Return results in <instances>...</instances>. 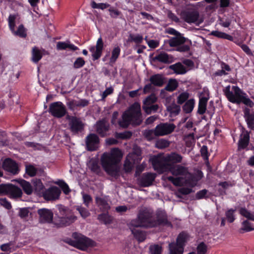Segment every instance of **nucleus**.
Returning a JSON list of instances; mask_svg holds the SVG:
<instances>
[{
	"label": "nucleus",
	"instance_id": "obj_1",
	"mask_svg": "<svg viewBox=\"0 0 254 254\" xmlns=\"http://www.w3.org/2000/svg\"><path fill=\"white\" fill-rule=\"evenodd\" d=\"M123 153L119 148H113L110 152H105L101 158V164L105 171L110 176L117 177L120 171L119 163Z\"/></svg>",
	"mask_w": 254,
	"mask_h": 254
},
{
	"label": "nucleus",
	"instance_id": "obj_2",
	"mask_svg": "<svg viewBox=\"0 0 254 254\" xmlns=\"http://www.w3.org/2000/svg\"><path fill=\"white\" fill-rule=\"evenodd\" d=\"M183 156L180 154L172 152L163 156L154 157L152 159V164L154 169L159 173H163L169 171L173 165L169 163L176 164L181 163Z\"/></svg>",
	"mask_w": 254,
	"mask_h": 254
},
{
	"label": "nucleus",
	"instance_id": "obj_3",
	"mask_svg": "<svg viewBox=\"0 0 254 254\" xmlns=\"http://www.w3.org/2000/svg\"><path fill=\"white\" fill-rule=\"evenodd\" d=\"M141 122L140 106L138 103H135L128 110L123 113L122 120L119 121V124L121 127L126 128L130 124L139 125Z\"/></svg>",
	"mask_w": 254,
	"mask_h": 254
},
{
	"label": "nucleus",
	"instance_id": "obj_4",
	"mask_svg": "<svg viewBox=\"0 0 254 254\" xmlns=\"http://www.w3.org/2000/svg\"><path fill=\"white\" fill-rule=\"evenodd\" d=\"M230 85L227 86L223 89V91L228 100L233 103L240 104L243 102L244 104L252 107L254 103L249 98L243 96V91L237 86H233L232 91L230 90Z\"/></svg>",
	"mask_w": 254,
	"mask_h": 254
},
{
	"label": "nucleus",
	"instance_id": "obj_5",
	"mask_svg": "<svg viewBox=\"0 0 254 254\" xmlns=\"http://www.w3.org/2000/svg\"><path fill=\"white\" fill-rule=\"evenodd\" d=\"M58 210L61 216L58 219H55L53 222L57 227L70 225L77 220V217L69 208L60 205L58 206Z\"/></svg>",
	"mask_w": 254,
	"mask_h": 254
},
{
	"label": "nucleus",
	"instance_id": "obj_6",
	"mask_svg": "<svg viewBox=\"0 0 254 254\" xmlns=\"http://www.w3.org/2000/svg\"><path fill=\"white\" fill-rule=\"evenodd\" d=\"M158 224V221L153 218L151 214L146 210L140 211L137 217L130 221L131 226L144 228L154 227Z\"/></svg>",
	"mask_w": 254,
	"mask_h": 254
},
{
	"label": "nucleus",
	"instance_id": "obj_7",
	"mask_svg": "<svg viewBox=\"0 0 254 254\" xmlns=\"http://www.w3.org/2000/svg\"><path fill=\"white\" fill-rule=\"evenodd\" d=\"M142 159L141 148L137 145L133 147L132 151L126 157L124 163V170L127 172H130L135 164L139 163Z\"/></svg>",
	"mask_w": 254,
	"mask_h": 254
},
{
	"label": "nucleus",
	"instance_id": "obj_8",
	"mask_svg": "<svg viewBox=\"0 0 254 254\" xmlns=\"http://www.w3.org/2000/svg\"><path fill=\"white\" fill-rule=\"evenodd\" d=\"M174 176H185L188 178L186 180V183L193 186L195 184L194 178L192 174L189 173L188 167L181 165H173L169 168V171Z\"/></svg>",
	"mask_w": 254,
	"mask_h": 254
},
{
	"label": "nucleus",
	"instance_id": "obj_9",
	"mask_svg": "<svg viewBox=\"0 0 254 254\" xmlns=\"http://www.w3.org/2000/svg\"><path fill=\"white\" fill-rule=\"evenodd\" d=\"M188 235L185 232L181 233L178 236L176 242H172L169 245V250L172 254H183L185 244L187 241Z\"/></svg>",
	"mask_w": 254,
	"mask_h": 254
},
{
	"label": "nucleus",
	"instance_id": "obj_10",
	"mask_svg": "<svg viewBox=\"0 0 254 254\" xmlns=\"http://www.w3.org/2000/svg\"><path fill=\"white\" fill-rule=\"evenodd\" d=\"M66 119L68 121L69 130L72 133L77 134L83 130L84 124L80 118L67 115Z\"/></svg>",
	"mask_w": 254,
	"mask_h": 254
},
{
	"label": "nucleus",
	"instance_id": "obj_11",
	"mask_svg": "<svg viewBox=\"0 0 254 254\" xmlns=\"http://www.w3.org/2000/svg\"><path fill=\"white\" fill-rule=\"evenodd\" d=\"M49 112L53 117L57 118L63 117L67 112L64 105L60 101L51 103L49 108Z\"/></svg>",
	"mask_w": 254,
	"mask_h": 254
},
{
	"label": "nucleus",
	"instance_id": "obj_12",
	"mask_svg": "<svg viewBox=\"0 0 254 254\" xmlns=\"http://www.w3.org/2000/svg\"><path fill=\"white\" fill-rule=\"evenodd\" d=\"M157 136H164L172 133L176 128V126L172 123H160L155 127Z\"/></svg>",
	"mask_w": 254,
	"mask_h": 254
},
{
	"label": "nucleus",
	"instance_id": "obj_13",
	"mask_svg": "<svg viewBox=\"0 0 254 254\" xmlns=\"http://www.w3.org/2000/svg\"><path fill=\"white\" fill-rule=\"evenodd\" d=\"M94 242L91 239L82 236L75 241H72L69 244L82 251L86 250L89 247L92 246Z\"/></svg>",
	"mask_w": 254,
	"mask_h": 254
},
{
	"label": "nucleus",
	"instance_id": "obj_14",
	"mask_svg": "<svg viewBox=\"0 0 254 254\" xmlns=\"http://www.w3.org/2000/svg\"><path fill=\"white\" fill-rule=\"evenodd\" d=\"M39 221L41 223H51L53 222L54 214L52 211L47 208L39 209L37 211Z\"/></svg>",
	"mask_w": 254,
	"mask_h": 254
},
{
	"label": "nucleus",
	"instance_id": "obj_15",
	"mask_svg": "<svg viewBox=\"0 0 254 254\" xmlns=\"http://www.w3.org/2000/svg\"><path fill=\"white\" fill-rule=\"evenodd\" d=\"M104 43L101 37L97 40L95 46H91L89 48V51L92 54V57L93 61L99 59L102 53Z\"/></svg>",
	"mask_w": 254,
	"mask_h": 254
},
{
	"label": "nucleus",
	"instance_id": "obj_16",
	"mask_svg": "<svg viewBox=\"0 0 254 254\" xmlns=\"http://www.w3.org/2000/svg\"><path fill=\"white\" fill-rule=\"evenodd\" d=\"M61 190L57 187H52L44 191L42 196L47 200H55L59 198Z\"/></svg>",
	"mask_w": 254,
	"mask_h": 254
},
{
	"label": "nucleus",
	"instance_id": "obj_17",
	"mask_svg": "<svg viewBox=\"0 0 254 254\" xmlns=\"http://www.w3.org/2000/svg\"><path fill=\"white\" fill-rule=\"evenodd\" d=\"M99 144V138L94 133H90L86 137V145L89 151H94L97 149Z\"/></svg>",
	"mask_w": 254,
	"mask_h": 254
},
{
	"label": "nucleus",
	"instance_id": "obj_18",
	"mask_svg": "<svg viewBox=\"0 0 254 254\" xmlns=\"http://www.w3.org/2000/svg\"><path fill=\"white\" fill-rule=\"evenodd\" d=\"M4 194H8L12 198H17L22 196V192L21 190L17 187L8 184H4Z\"/></svg>",
	"mask_w": 254,
	"mask_h": 254
},
{
	"label": "nucleus",
	"instance_id": "obj_19",
	"mask_svg": "<svg viewBox=\"0 0 254 254\" xmlns=\"http://www.w3.org/2000/svg\"><path fill=\"white\" fill-rule=\"evenodd\" d=\"M3 169L13 175L17 174L19 169L17 163L10 158L6 159L2 164Z\"/></svg>",
	"mask_w": 254,
	"mask_h": 254
},
{
	"label": "nucleus",
	"instance_id": "obj_20",
	"mask_svg": "<svg viewBox=\"0 0 254 254\" xmlns=\"http://www.w3.org/2000/svg\"><path fill=\"white\" fill-rule=\"evenodd\" d=\"M155 178V176L153 174L144 173L138 179V182L141 186L147 187L151 185Z\"/></svg>",
	"mask_w": 254,
	"mask_h": 254
},
{
	"label": "nucleus",
	"instance_id": "obj_21",
	"mask_svg": "<svg viewBox=\"0 0 254 254\" xmlns=\"http://www.w3.org/2000/svg\"><path fill=\"white\" fill-rule=\"evenodd\" d=\"M49 52L44 49H40L35 46L32 48L31 51V61L34 63H37L44 55H48Z\"/></svg>",
	"mask_w": 254,
	"mask_h": 254
},
{
	"label": "nucleus",
	"instance_id": "obj_22",
	"mask_svg": "<svg viewBox=\"0 0 254 254\" xmlns=\"http://www.w3.org/2000/svg\"><path fill=\"white\" fill-rule=\"evenodd\" d=\"M109 128V124L105 119L100 120L96 123V131L101 136H104L106 135V133L108 131Z\"/></svg>",
	"mask_w": 254,
	"mask_h": 254
},
{
	"label": "nucleus",
	"instance_id": "obj_23",
	"mask_svg": "<svg viewBox=\"0 0 254 254\" xmlns=\"http://www.w3.org/2000/svg\"><path fill=\"white\" fill-rule=\"evenodd\" d=\"M183 19L188 23H195L197 21L199 14L198 11L193 10L186 11L182 13Z\"/></svg>",
	"mask_w": 254,
	"mask_h": 254
},
{
	"label": "nucleus",
	"instance_id": "obj_24",
	"mask_svg": "<svg viewBox=\"0 0 254 254\" xmlns=\"http://www.w3.org/2000/svg\"><path fill=\"white\" fill-rule=\"evenodd\" d=\"M128 227L134 237L139 242H142L144 241L146 237V234L144 232L141 231L137 228L138 227L131 226L130 222L128 225Z\"/></svg>",
	"mask_w": 254,
	"mask_h": 254
},
{
	"label": "nucleus",
	"instance_id": "obj_25",
	"mask_svg": "<svg viewBox=\"0 0 254 254\" xmlns=\"http://www.w3.org/2000/svg\"><path fill=\"white\" fill-rule=\"evenodd\" d=\"M250 141V135L248 131L244 130L240 135L238 141V149H244L246 148Z\"/></svg>",
	"mask_w": 254,
	"mask_h": 254
},
{
	"label": "nucleus",
	"instance_id": "obj_26",
	"mask_svg": "<svg viewBox=\"0 0 254 254\" xmlns=\"http://www.w3.org/2000/svg\"><path fill=\"white\" fill-rule=\"evenodd\" d=\"M95 202L101 211L103 212H108L110 209V205L108 202V200L105 197H96Z\"/></svg>",
	"mask_w": 254,
	"mask_h": 254
},
{
	"label": "nucleus",
	"instance_id": "obj_27",
	"mask_svg": "<svg viewBox=\"0 0 254 254\" xmlns=\"http://www.w3.org/2000/svg\"><path fill=\"white\" fill-rule=\"evenodd\" d=\"M153 61L168 64L172 62L173 58L165 52H161L153 58Z\"/></svg>",
	"mask_w": 254,
	"mask_h": 254
},
{
	"label": "nucleus",
	"instance_id": "obj_28",
	"mask_svg": "<svg viewBox=\"0 0 254 254\" xmlns=\"http://www.w3.org/2000/svg\"><path fill=\"white\" fill-rule=\"evenodd\" d=\"M169 68L177 74H184L188 71V69L180 62L170 65Z\"/></svg>",
	"mask_w": 254,
	"mask_h": 254
},
{
	"label": "nucleus",
	"instance_id": "obj_29",
	"mask_svg": "<svg viewBox=\"0 0 254 254\" xmlns=\"http://www.w3.org/2000/svg\"><path fill=\"white\" fill-rule=\"evenodd\" d=\"M66 49L75 51L78 50V48L72 44L69 41L66 42H58L57 44V49L58 50H64Z\"/></svg>",
	"mask_w": 254,
	"mask_h": 254
},
{
	"label": "nucleus",
	"instance_id": "obj_30",
	"mask_svg": "<svg viewBox=\"0 0 254 254\" xmlns=\"http://www.w3.org/2000/svg\"><path fill=\"white\" fill-rule=\"evenodd\" d=\"M208 100V97H201L199 98L197 113L199 115L204 114L206 110L207 103Z\"/></svg>",
	"mask_w": 254,
	"mask_h": 254
},
{
	"label": "nucleus",
	"instance_id": "obj_31",
	"mask_svg": "<svg viewBox=\"0 0 254 254\" xmlns=\"http://www.w3.org/2000/svg\"><path fill=\"white\" fill-rule=\"evenodd\" d=\"M33 184L35 193L39 195H42L44 192V186L39 179H35L33 181Z\"/></svg>",
	"mask_w": 254,
	"mask_h": 254
},
{
	"label": "nucleus",
	"instance_id": "obj_32",
	"mask_svg": "<svg viewBox=\"0 0 254 254\" xmlns=\"http://www.w3.org/2000/svg\"><path fill=\"white\" fill-rule=\"evenodd\" d=\"M18 182L26 194L29 195L32 193L33 189L30 183L24 180H19Z\"/></svg>",
	"mask_w": 254,
	"mask_h": 254
},
{
	"label": "nucleus",
	"instance_id": "obj_33",
	"mask_svg": "<svg viewBox=\"0 0 254 254\" xmlns=\"http://www.w3.org/2000/svg\"><path fill=\"white\" fill-rule=\"evenodd\" d=\"M195 100L193 99H190L187 100L183 106V110L186 114L191 113L194 107Z\"/></svg>",
	"mask_w": 254,
	"mask_h": 254
},
{
	"label": "nucleus",
	"instance_id": "obj_34",
	"mask_svg": "<svg viewBox=\"0 0 254 254\" xmlns=\"http://www.w3.org/2000/svg\"><path fill=\"white\" fill-rule=\"evenodd\" d=\"M150 81L151 84L157 86H162L164 83L163 79L161 75L155 74L152 75L150 78Z\"/></svg>",
	"mask_w": 254,
	"mask_h": 254
},
{
	"label": "nucleus",
	"instance_id": "obj_35",
	"mask_svg": "<svg viewBox=\"0 0 254 254\" xmlns=\"http://www.w3.org/2000/svg\"><path fill=\"white\" fill-rule=\"evenodd\" d=\"M250 220L244 221L242 223V227L240 229V232H247L254 230V226L250 221Z\"/></svg>",
	"mask_w": 254,
	"mask_h": 254
},
{
	"label": "nucleus",
	"instance_id": "obj_36",
	"mask_svg": "<svg viewBox=\"0 0 254 254\" xmlns=\"http://www.w3.org/2000/svg\"><path fill=\"white\" fill-rule=\"evenodd\" d=\"M186 42V38L183 37L173 38L169 40V45L171 47L179 46Z\"/></svg>",
	"mask_w": 254,
	"mask_h": 254
},
{
	"label": "nucleus",
	"instance_id": "obj_37",
	"mask_svg": "<svg viewBox=\"0 0 254 254\" xmlns=\"http://www.w3.org/2000/svg\"><path fill=\"white\" fill-rule=\"evenodd\" d=\"M121 48L120 47L118 46L115 47L112 51L111 57L110 59V63H115L119 58Z\"/></svg>",
	"mask_w": 254,
	"mask_h": 254
},
{
	"label": "nucleus",
	"instance_id": "obj_38",
	"mask_svg": "<svg viewBox=\"0 0 254 254\" xmlns=\"http://www.w3.org/2000/svg\"><path fill=\"white\" fill-rule=\"evenodd\" d=\"M98 219L105 224H109L112 223L113 218L108 213H105L99 214L98 216Z\"/></svg>",
	"mask_w": 254,
	"mask_h": 254
},
{
	"label": "nucleus",
	"instance_id": "obj_39",
	"mask_svg": "<svg viewBox=\"0 0 254 254\" xmlns=\"http://www.w3.org/2000/svg\"><path fill=\"white\" fill-rule=\"evenodd\" d=\"M211 35L219 38L227 39L229 40H232L233 39L232 36L219 31H212L211 32Z\"/></svg>",
	"mask_w": 254,
	"mask_h": 254
},
{
	"label": "nucleus",
	"instance_id": "obj_40",
	"mask_svg": "<svg viewBox=\"0 0 254 254\" xmlns=\"http://www.w3.org/2000/svg\"><path fill=\"white\" fill-rule=\"evenodd\" d=\"M239 213L243 216L254 221V214L247 210L245 207H241L239 209Z\"/></svg>",
	"mask_w": 254,
	"mask_h": 254
},
{
	"label": "nucleus",
	"instance_id": "obj_41",
	"mask_svg": "<svg viewBox=\"0 0 254 254\" xmlns=\"http://www.w3.org/2000/svg\"><path fill=\"white\" fill-rule=\"evenodd\" d=\"M184 140L187 147H191L195 143L194 133H190L186 135L184 137Z\"/></svg>",
	"mask_w": 254,
	"mask_h": 254
},
{
	"label": "nucleus",
	"instance_id": "obj_42",
	"mask_svg": "<svg viewBox=\"0 0 254 254\" xmlns=\"http://www.w3.org/2000/svg\"><path fill=\"white\" fill-rule=\"evenodd\" d=\"M143 36L140 34L133 35L130 34L128 36V41L133 42L136 44H139L143 42Z\"/></svg>",
	"mask_w": 254,
	"mask_h": 254
},
{
	"label": "nucleus",
	"instance_id": "obj_43",
	"mask_svg": "<svg viewBox=\"0 0 254 254\" xmlns=\"http://www.w3.org/2000/svg\"><path fill=\"white\" fill-rule=\"evenodd\" d=\"M143 135L148 140L154 139L157 136L156 133L155 128L153 129H146L144 130Z\"/></svg>",
	"mask_w": 254,
	"mask_h": 254
},
{
	"label": "nucleus",
	"instance_id": "obj_44",
	"mask_svg": "<svg viewBox=\"0 0 254 254\" xmlns=\"http://www.w3.org/2000/svg\"><path fill=\"white\" fill-rule=\"evenodd\" d=\"M157 97L155 94H152L150 95L147 97L143 101V106H148L153 104L157 101Z\"/></svg>",
	"mask_w": 254,
	"mask_h": 254
},
{
	"label": "nucleus",
	"instance_id": "obj_45",
	"mask_svg": "<svg viewBox=\"0 0 254 254\" xmlns=\"http://www.w3.org/2000/svg\"><path fill=\"white\" fill-rule=\"evenodd\" d=\"M170 145V142L165 139H160L156 141L155 147L159 149H164L168 147Z\"/></svg>",
	"mask_w": 254,
	"mask_h": 254
},
{
	"label": "nucleus",
	"instance_id": "obj_46",
	"mask_svg": "<svg viewBox=\"0 0 254 254\" xmlns=\"http://www.w3.org/2000/svg\"><path fill=\"white\" fill-rule=\"evenodd\" d=\"M91 6L93 8H98L104 10L107 8L110 7V5L107 3H97L95 1L92 0L91 2Z\"/></svg>",
	"mask_w": 254,
	"mask_h": 254
},
{
	"label": "nucleus",
	"instance_id": "obj_47",
	"mask_svg": "<svg viewBox=\"0 0 254 254\" xmlns=\"http://www.w3.org/2000/svg\"><path fill=\"white\" fill-rule=\"evenodd\" d=\"M12 32H13L15 35L21 38H25L27 36L26 29L22 24H21L18 26L16 31L14 30V31Z\"/></svg>",
	"mask_w": 254,
	"mask_h": 254
},
{
	"label": "nucleus",
	"instance_id": "obj_48",
	"mask_svg": "<svg viewBox=\"0 0 254 254\" xmlns=\"http://www.w3.org/2000/svg\"><path fill=\"white\" fill-rule=\"evenodd\" d=\"M236 211V209H228L225 212V215L227 221L230 223H232L235 220V217L234 213Z\"/></svg>",
	"mask_w": 254,
	"mask_h": 254
},
{
	"label": "nucleus",
	"instance_id": "obj_49",
	"mask_svg": "<svg viewBox=\"0 0 254 254\" xmlns=\"http://www.w3.org/2000/svg\"><path fill=\"white\" fill-rule=\"evenodd\" d=\"M190 94L187 92L181 93L177 97V102L179 104H182L189 98Z\"/></svg>",
	"mask_w": 254,
	"mask_h": 254
},
{
	"label": "nucleus",
	"instance_id": "obj_50",
	"mask_svg": "<svg viewBox=\"0 0 254 254\" xmlns=\"http://www.w3.org/2000/svg\"><path fill=\"white\" fill-rule=\"evenodd\" d=\"M17 17L16 14H10L8 18V22L9 27L11 31H14L15 25V19Z\"/></svg>",
	"mask_w": 254,
	"mask_h": 254
},
{
	"label": "nucleus",
	"instance_id": "obj_51",
	"mask_svg": "<svg viewBox=\"0 0 254 254\" xmlns=\"http://www.w3.org/2000/svg\"><path fill=\"white\" fill-rule=\"evenodd\" d=\"M151 254H161L162 248L159 245H151L149 247Z\"/></svg>",
	"mask_w": 254,
	"mask_h": 254
},
{
	"label": "nucleus",
	"instance_id": "obj_52",
	"mask_svg": "<svg viewBox=\"0 0 254 254\" xmlns=\"http://www.w3.org/2000/svg\"><path fill=\"white\" fill-rule=\"evenodd\" d=\"M132 136L131 132L126 131L123 132L116 133L115 136L117 138L126 139L130 138Z\"/></svg>",
	"mask_w": 254,
	"mask_h": 254
},
{
	"label": "nucleus",
	"instance_id": "obj_53",
	"mask_svg": "<svg viewBox=\"0 0 254 254\" xmlns=\"http://www.w3.org/2000/svg\"><path fill=\"white\" fill-rule=\"evenodd\" d=\"M76 209L79 212L81 216L83 218H86L90 214V212L87 209L81 206H77L76 207Z\"/></svg>",
	"mask_w": 254,
	"mask_h": 254
},
{
	"label": "nucleus",
	"instance_id": "obj_54",
	"mask_svg": "<svg viewBox=\"0 0 254 254\" xmlns=\"http://www.w3.org/2000/svg\"><path fill=\"white\" fill-rule=\"evenodd\" d=\"M57 184L61 188L64 194H68L70 192V190L68 186L64 181H60L57 183Z\"/></svg>",
	"mask_w": 254,
	"mask_h": 254
},
{
	"label": "nucleus",
	"instance_id": "obj_55",
	"mask_svg": "<svg viewBox=\"0 0 254 254\" xmlns=\"http://www.w3.org/2000/svg\"><path fill=\"white\" fill-rule=\"evenodd\" d=\"M158 105L157 104H152L148 106H142L143 109L148 114H150L152 112H156L158 109Z\"/></svg>",
	"mask_w": 254,
	"mask_h": 254
},
{
	"label": "nucleus",
	"instance_id": "obj_56",
	"mask_svg": "<svg viewBox=\"0 0 254 254\" xmlns=\"http://www.w3.org/2000/svg\"><path fill=\"white\" fill-rule=\"evenodd\" d=\"M245 119L248 127L251 130H254V115L253 116H249V117Z\"/></svg>",
	"mask_w": 254,
	"mask_h": 254
},
{
	"label": "nucleus",
	"instance_id": "obj_57",
	"mask_svg": "<svg viewBox=\"0 0 254 254\" xmlns=\"http://www.w3.org/2000/svg\"><path fill=\"white\" fill-rule=\"evenodd\" d=\"M85 61L82 58H78L73 63V67L74 68H79L82 67L85 64Z\"/></svg>",
	"mask_w": 254,
	"mask_h": 254
},
{
	"label": "nucleus",
	"instance_id": "obj_58",
	"mask_svg": "<svg viewBox=\"0 0 254 254\" xmlns=\"http://www.w3.org/2000/svg\"><path fill=\"white\" fill-rule=\"evenodd\" d=\"M207 246L203 242L200 243L197 247V254H205L207 251Z\"/></svg>",
	"mask_w": 254,
	"mask_h": 254
},
{
	"label": "nucleus",
	"instance_id": "obj_59",
	"mask_svg": "<svg viewBox=\"0 0 254 254\" xmlns=\"http://www.w3.org/2000/svg\"><path fill=\"white\" fill-rule=\"evenodd\" d=\"M37 169L32 165L26 167V172L31 177L34 176L37 173Z\"/></svg>",
	"mask_w": 254,
	"mask_h": 254
},
{
	"label": "nucleus",
	"instance_id": "obj_60",
	"mask_svg": "<svg viewBox=\"0 0 254 254\" xmlns=\"http://www.w3.org/2000/svg\"><path fill=\"white\" fill-rule=\"evenodd\" d=\"M90 168L92 172L95 173L98 175H99L101 172L100 167L96 162H92L90 166Z\"/></svg>",
	"mask_w": 254,
	"mask_h": 254
},
{
	"label": "nucleus",
	"instance_id": "obj_61",
	"mask_svg": "<svg viewBox=\"0 0 254 254\" xmlns=\"http://www.w3.org/2000/svg\"><path fill=\"white\" fill-rule=\"evenodd\" d=\"M108 10L110 12L111 17L113 18H116L121 14V11L114 8V7H110V8L108 9Z\"/></svg>",
	"mask_w": 254,
	"mask_h": 254
},
{
	"label": "nucleus",
	"instance_id": "obj_62",
	"mask_svg": "<svg viewBox=\"0 0 254 254\" xmlns=\"http://www.w3.org/2000/svg\"><path fill=\"white\" fill-rule=\"evenodd\" d=\"M77 107L83 108L87 106L89 104V101L86 99H81L76 100Z\"/></svg>",
	"mask_w": 254,
	"mask_h": 254
},
{
	"label": "nucleus",
	"instance_id": "obj_63",
	"mask_svg": "<svg viewBox=\"0 0 254 254\" xmlns=\"http://www.w3.org/2000/svg\"><path fill=\"white\" fill-rule=\"evenodd\" d=\"M177 87V83L176 81L169 82L167 85L166 86L165 89L167 91H173L175 90Z\"/></svg>",
	"mask_w": 254,
	"mask_h": 254
},
{
	"label": "nucleus",
	"instance_id": "obj_64",
	"mask_svg": "<svg viewBox=\"0 0 254 254\" xmlns=\"http://www.w3.org/2000/svg\"><path fill=\"white\" fill-rule=\"evenodd\" d=\"M68 109L72 111H74L76 108H77V102L76 100H72L68 101L66 104Z\"/></svg>",
	"mask_w": 254,
	"mask_h": 254
}]
</instances>
